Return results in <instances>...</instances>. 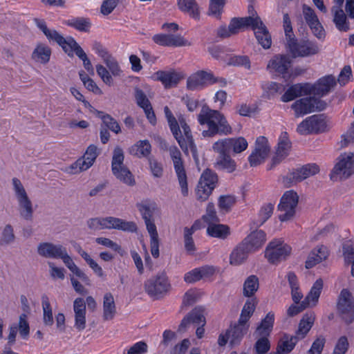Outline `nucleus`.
I'll list each match as a JSON object with an SVG mask.
<instances>
[{
    "label": "nucleus",
    "instance_id": "1",
    "mask_svg": "<svg viewBox=\"0 0 354 354\" xmlns=\"http://www.w3.org/2000/svg\"><path fill=\"white\" fill-rule=\"evenodd\" d=\"M37 27L43 32L50 42H55L60 46L68 56L74 53L82 61L84 68L91 74L94 75V69L90 59L79 44L72 38H64L54 29L48 28L43 20H36Z\"/></svg>",
    "mask_w": 354,
    "mask_h": 354
},
{
    "label": "nucleus",
    "instance_id": "2",
    "mask_svg": "<svg viewBox=\"0 0 354 354\" xmlns=\"http://www.w3.org/2000/svg\"><path fill=\"white\" fill-rule=\"evenodd\" d=\"M164 112L168 122L171 131L183 151L187 153L190 151L193 157H197V149L194 142L189 127L185 119L179 116L178 120L173 115L168 106H165Z\"/></svg>",
    "mask_w": 354,
    "mask_h": 354
},
{
    "label": "nucleus",
    "instance_id": "3",
    "mask_svg": "<svg viewBox=\"0 0 354 354\" xmlns=\"http://www.w3.org/2000/svg\"><path fill=\"white\" fill-rule=\"evenodd\" d=\"M200 124H206L207 129L202 132L204 137H213L217 134L228 135L232 132L231 126L220 112L205 105L197 117Z\"/></svg>",
    "mask_w": 354,
    "mask_h": 354
},
{
    "label": "nucleus",
    "instance_id": "4",
    "mask_svg": "<svg viewBox=\"0 0 354 354\" xmlns=\"http://www.w3.org/2000/svg\"><path fill=\"white\" fill-rule=\"evenodd\" d=\"M37 253L45 258L61 259L68 270L86 283H88V276L81 270L68 255L65 248L51 243H41L37 246Z\"/></svg>",
    "mask_w": 354,
    "mask_h": 354
},
{
    "label": "nucleus",
    "instance_id": "5",
    "mask_svg": "<svg viewBox=\"0 0 354 354\" xmlns=\"http://www.w3.org/2000/svg\"><path fill=\"white\" fill-rule=\"evenodd\" d=\"M216 83L219 84L221 86L227 85L225 79L215 76L211 71L200 70L188 77L186 87L192 91H201Z\"/></svg>",
    "mask_w": 354,
    "mask_h": 354
},
{
    "label": "nucleus",
    "instance_id": "6",
    "mask_svg": "<svg viewBox=\"0 0 354 354\" xmlns=\"http://www.w3.org/2000/svg\"><path fill=\"white\" fill-rule=\"evenodd\" d=\"M124 156L123 150L117 147L114 149L111 161V170L114 176L121 183L128 185H136L134 176L129 169L124 164Z\"/></svg>",
    "mask_w": 354,
    "mask_h": 354
},
{
    "label": "nucleus",
    "instance_id": "7",
    "mask_svg": "<svg viewBox=\"0 0 354 354\" xmlns=\"http://www.w3.org/2000/svg\"><path fill=\"white\" fill-rule=\"evenodd\" d=\"M354 174V152L344 153L339 156L330 174L333 181L346 179Z\"/></svg>",
    "mask_w": 354,
    "mask_h": 354
},
{
    "label": "nucleus",
    "instance_id": "8",
    "mask_svg": "<svg viewBox=\"0 0 354 354\" xmlns=\"http://www.w3.org/2000/svg\"><path fill=\"white\" fill-rule=\"evenodd\" d=\"M299 196L293 190H288L282 195L277 207L278 217L280 221H287L295 218Z\"/></svg>",
    "mask_w": 354,
    "mask_h": 354
},
{
    "label": "nucleus",
    "instance_id": "9",
    "mask_svg": "<svg viewBox=\"0 0 354 354\" xmlns=\"http://www.w3.org/2000/svg\"><path fill=\"white\" fill-rule=\"evenodd\" d=\"M292 248L281 239H273L267 245L264 257L270 263L275 264L285 260L291 254Z\"/></svg>",
    "mask_w": 354,
    "mask_h": 354
},
{
    "label": "nucleus",
    "instance_id": "10",
    "mask_svg": "<svg viewBox=\"0 0 354 354\" xmlns=\"http://www.w3.org/2000/svg\"><path fill=\"white\" fill-rule=\"evenodd\" d=\"M218 176L215 172L207 169L201 174L196 189V198L201 201L208 199L216 187Z\"/></svg>",
    "mask_w": 354,
    "mask_h": 354
},
{
    "label": "nucleus",
    "instance_id": "11",
    "mask_svg": "<svg viewBox=\"0 0 354 354\" xmlns=\"http://www.w3.org/2000/svg\"><path fill=\"white\" fill-rule=\"evenodd\" d=\"M286 46L293 57H304L315 55L319 53L320 48L313 41L303 39L297 41L296 39H291L286 43Z\"/></svg>",
    "mask_w": 354,
    "mask_h": 354
},
{
    "label": "nucleus",
    "instance_id": "12",
    "mask_svg": "<svg viewBox=\"0 0 354 354\" xmlns=\"http://www.w3.org/2000/svg\"><path fill=\"white\" fill-rule=\"evenodd\" d=\"M169 151L170 157L173 161L174 167L180 189V192L183 196H187L189 195L187 177L185 170L184 162L182 159L181 153L176 146L169 147Z\"/></svg>",
    "mask_w": 354,
    "mask_h": 354
},
{
    "label": "nucleus",
    "instance_id": "13",
    "mask_svg": "<svg viewBox=\"0 0 354 354\" xmlns=\"http://www.w3.org/2000/svg\"><path fill=\"white\" fill-rule=\"evenodd\" d=\"M99 153L95 145H89L83 156L67 167L66 171L70 174H76L88 169L95 162Z\"/></svg>",
    "mask_w": 354,
    "mask_h": 354
},
{
    "label": "nucleus",
    "instance_id": "14",
    "mask_svg": "<svg viewBox=\"0 0 354 354\" xmlns=\"http://www.w3.org/2000/svg\"><path fill=\"white\" fill-rule=\"evenodd\" d=\"M326 103L315 97H305L295 101L291 106L296 117L324 110Z\"/></svg>",
    "mask_w": 354,
    "mask_h": 354
},
{
    "label": "nucleus",
    "instance_id": "15",
    "mask_svg": "<svg viewBox=\"0 0 354 354\" xmlns=\"http://www.w3.org/2000/svg\"><path fill=\"white\" fill-rule=\"evenodd\" d=\"M170 288V284L166 274L159 273L151 277L145 283V290L151 297L159 298L166 293Z\"/></svg>",
    "mask_w": 354,
    "mask_h": 354
},
{
    "label": "nucleus",
    "instance_id": "16",
    "mask_svg": "<svg viewBox=\"0 0 354 354\" xmlns=\"http://www.w3.org/2000/svg\"><path fill=\"white\" fill-rule=\"evenodd\" d=\"M271 147L268 139L259 136L255 141L254 148L248 156V162L251 167H256L263 163L268 157Z\"/></svg>",
    "mask_w": 354,
    "mask_h": 354
},
{
    "label": "nucleus",
    "instance_id": "17",
    "mask_svg": "<svg viewBox=\"0 0 354 354\" xmlns=\"http://www.w3.org/2000/svg\"><path fill=\"white\" fill-rule=\"evenodd\" d=\"M327 124L323 115H313L303 120L297 128L301 135L322 132L326 130Z\"/></svg>",
    "mask_w": 354,
    "mask_h": 354
},
{
    "label": "nucleus",
    "instance_id": "18",
    "mask_svg": "<svg viewBox=\"0 0 354 354\" xmlns=\"http://www.w3.org/2000/svg\"><path fill=\"white\" fill-rule=\"evenodd\" d=\"M12 184L19 206L22 209V214L26 219H28L32 213V202L19 179L13 178L12 179Z\"/></svg>",
    "mask_w": 354,
    "mask_h": 354
},
{
    "label": "nucleus",
    "instance_id": "19",
    "mask_svg": "<svg viewBox=\"0 0 354 354\" xmlns=\"http://www.w3.org/2000/svg\"><path fill=\"white\" fill-rule=\"evenodd\" d=\"M337 310L347 324L353 322L354 320V302L351 293L347 289H343L340 292Z\"/></svg>",
    "mask_w": 354,
    "mask_h": 354
},
{
    "label": "nucleus",
    "instance_id": "20",
    "mask_svg": "<svg viewBox=\"0 0 354 354\" xmlns=\"http://www.w3.org/2000/svg\"><path fill=\"white\" fill-rule=\"evenodd\" d=\"M302 12L304 20L310 28L312 33L317 39H324L326 36V32L314 10L306 5H304Z\"/></svg>",
    "mask_w": 354,
    "mask_h": 354
},
{
    "label": "nucleus",
    "instance_id": "21",
    "mask_svg": "<svg viewBox=\"0 0 354 354\" xmlns=\"http://www.w3.org/2000/svg\"><path fill=\"white\" fill-rule=\"evenodd\" d=\"M154 81H160L165 88L176 86L183 78V73L170 69L168 71H158L151 75Z\"/></svg>",
    "mask_w": 354,
    "mask_h": 354
},
{
    "label": "nucleus",
    "instance_id": "22",
    "mask_svg": "<svg viewBox=\"0 0 354 354\" xmlns=\"http://www.w3.org/2000/svg\"><path fill=\"white\" fill-rule=\"evenodd\" d=\"M74 327L78 331L84 330L86 327V306L84 299L76 298L73 301Z\"/></svg>",
    "mask_w": 354,
    "mask_h": 354
},
{
    "label": "nucleus",
    "instance_id": "23",
    "mask_svg": "<svg viewBox=\"0 0 354 354\" xmlns=\"http://www.w3.org/2000/svg\"><path fill=\"white\" fill-rule=\"evenodd\" d=\"M267 240L266 234L262 230L252 231L242 241L246 249L254 253L259 250Z\"/></svg>",
    "mask_w": 354,
    "mask_h": 354
},
{
    "label": "nucleus",
    "instance_id": "24",
    "mask_svg": "<svg viewBox=\"0 0 354 354\" xmlns=\"http://www.w3.org/2000/svg\"><path fill=\"white\" fill-rule=\"evenodd\" d=\"M319 167L316 163H309L292 171L288 178L292 183H297L316 175L319 172Z\"/></svg>",
    "mask_w": 354,
    "mask_h": 354
},
{
    "label": "nucleus",
    "instance_id": "25",
    "mask_svg": "<svg viewBox=\"0 0 354 354\" xmlns=\"http://www.w3.org/2000/svg\"><path fill=\"white\" fill-rule=\"evenodd\" d=\"M291 142L287 132H282L279 136L274 156L272 159L271 167L275 166L286 158L290 151Z\"/></svg>",
    "mask_w": 354,
    "mask_h": 354
},
{
    "label": "nucleus",
    "instance_id": "26",
    "mask_svg": "<svg viewBox=\"0 0 354 354\" xmlns=\"http://www.w3.org/2000/svg\"><path fill=\"white\" fill-rule=\"evenodd\" d=\"M252 28L259 44L265 49L270 48L272 44L271 36L259 17H255Z\"/></svg>",
    "mask_w": 354,
    "mask_h": 354
},
{
    "label": "nucleus",
    "instance_id": "27",
    "mask_svg": "<svg viewBox=\"0 0 354 354\" xmlns=\"http://www.w3.org/2000/svg\"><path fill=\"white\" fill-rule=\"evenodd\" d=\"M153 41L165 46H189L191 43L180 35L158 34L153 37Z\"/></svg>",
    "mask_w": 354,
    "mask_h": 354
},
{
    "label": "nucleus",
    "instance_id": "28",
    "mask_svg": "<svg viewBox=\"0 0 354 354\" xmlns=\"http://www.w3.org/2000/svg\"><path fill=\"white\" fill-rule=\"evenodd\" d=\"M335 79L333 76H326L319 79L315 84H308L310 95L318 96L326 95L335 85Z\"/></svg>",
    "mask_w": 354,
    "mask_h": 354
},
{
    "label": "nucleus",
    "instance_id": "29",
    "mask_svg": "<svg viewBox=\"0 0 354 354\" xmlns=\"http://www.w3.org/2000/svg\"><path fill=\"white\" fill-rule=\"evenodd\" d=\"M291 59L288 55H277L268 62L267 68L270 73L285 74L291 65Z\"/></svg>",
    "mask_w": 354,
    "mask_h": 354
},
{
    "label": "nucleus",
    "instance_id": "30",
    "mask_svg": "<svg viewBox=\"0 0 354 354\" xmlns=\"http://www.w3.org/2000/svg\"><path fill=\"white\" fill-rule=\"evenodd\" d=\"M138 207L145 221H153L160 218V209L154 202L142 201Z\"/></svg>",
    "mask_w": 354,
    "mask_h": 354
},
{
    "label": "nucleus",
    "instance_id": "31",
    "mask_svg": "<svg viewBox=\"0 0 354 354\" xmlns=\"http://www.w3.org/2000/svg\"><path fill=\"white\" fill-rule=\"evenodd\" d=\"M51 54V48L47 44L38 43L32 52L31 59L37 64L45 65L49 62Z\"/></svg>",
    "mask_w": 354,
    "mask_h": 354
},
{
    "label": "nucleus",
    "instance_id": "32",
    "mask_svg": "<svg viewBox=\"0 0 354 354\" xmlns=\"http://www.w3.org/2000/svg\"><path fill=\"white\" fill-rule=\"evenodd\" d=\"M310 86L308 83L297 84L291 86L281 96V101L288 102L293 100L297 97L310 95Z\"/></svg>",
    "mask_w": 354,
    "mask_h": 354
},
{
    "label": "nucleus",
    "instance_id": "33",
    "mask_svg": "<svg viewBox=\"0 0 354 354\" xmlns=\"http://www.w3.org/2000/svg\"><path fill=\"white\" fill-rule=\"evenodd\" d=\"M128 152L138 158H148L151 152V145L148 140H140L131 145Z\"/></svg>",
    "mask_w": 354,
    "mask_h": 354
},
{
    "label": "nucleus",
    "instance_id": "34",
    "mask_svg": "<svg viewBox=\"0 0 354 354\" xmlns=\"http://www.w3.org/2000/svg\"><path fill=\"white\" fill-rule=\"evenodd\" d=\"M328 255L329 251L327 247L323 245H318L310 253L306 262V267L307 268H313L316 264L326 260Z\"/></svg>",
    "mask_w": 354,
    "mask_h": 354
},
{
    "label": "nucleus",
    "instance_id": "35",
    "mask_svg": "<svg viewBox=\"0 0 354 354\" xmlns=\"http://www.w3.org/2000/svg\"><path fill=\"white\" fill-rule=\"evenodd\" d=\"M207 233L209 236L225 239L231 233L230 227L222 223H208Z\"/></svg>",
    "mask_w": 354,
    "mask_h": 354
},
{
    "label": "nucleus",
    "instance_id": "36",
    "mask_svg": "<svg viewBox=\"0 0 354 354\" xmlns=\"http://www.w3.org/2000/svg\"><path fill=\"white\" fill-rule=\"evenodd\" d=\"M214 268L212 266H204L195 268L185 274L184 279L187 283H194L203 277L213 274Z\"/></svg>",
    "mask_w": 354,
    "mask_h": 354
},
{
    "label": "nucleus",
    "instance_id": "37",
    "mask_svg": "<svg viewBox=\"0 0 354 354\" xmlns=\"http://www.w3.org/2000/svg\"><path fill=\"white\" fill-rule=\"evenodd\" d=\"M92 224L93 225H90V227H94L95 230L117 229L130 232H136L137 230L134 223H92Z\"/></svg>",
    "mask_w": 354,
    "mask_h": 354
},
{
    "label": "nucleus",
    "instance_id": "38",
    "mask_svg": "<svg viewBox=\"0 0 354 354\" xmlns=\"http://www.w3.org/2000/svg\"><path fill=\"white\" fill-rule=\"evenodd\" d=\"M333 14V21L335 24L336 28L342 32H346L349 30V23L347 17L342 7L333 6L331 9Z\"/></svg>",
    "mask_w": 354,
    "mask_h": 354
},
{
    "label": "nucleus",
    "instance_id": "39",
    "mask_svg": "<svg viewBox=\"0 0 354 354\" xmlns=\"http://www.w3.org/2000/svg\"><path fill=\"white\" fill-rule=\"evenodd\" d=\"M323 281L318 279L313 283L308 294L303 300L308 307H314L317 305L323 288Z\"/></svg>",
    "mask_w": 354,
    "mask_h": 354
},
{
    "label": "nucleus",
    "instance_id": "40",
    "mask_svg": "<svg viewBox=\"0 0 354 354\" xmlns=\"http://www.w3.org/2000/svg\"><path fill=\"white\" fill-rule=\"evenodd\" d=\"M274 314L269 312L257 326L254 336H269L274 325Z\"/></svg>",
    "mask_w": 354,
    "mask_h": 354
},
{
    "label": "nucleus",
    "instance_id": "41",
    "mask_svg": "<svg viewBox=\"0 0 354 354\" xmlns=\"http://www.w3.org/2000/svg\"><path fill=\"white\" fill-rule=\"evenodd\" d=\"M252 253L249 252L243 243L237 245L231 252L230 256V263L232 266H239L242 264L248 258V254Z\"/></svg>",
    "mask_w": 354,
    "mask_h": 354
},
{
    "label": "nucleus",
    "instance_id": "42",
    "mask_svg": "<svg viewBox=\"0 0 354 354\" xmlns=\"http://www.w3.org/2000/svg\"><path fill=\"white\" fill-rule=\"evenodd\" d=\"M286 278L290 288L291 297L293 302L295 304L301 302L304 295L300 289L297 277L295 273L290 272L287 274Z\"/></svg>",
    "mask_w": 354,
    "mask_h": 354
},
{
    "label": "nucleus",
    "instance_id": "43",
    "mask_svg": "<svg viewBox=\"0 0 354 354\" xmlns=\"http://www.w3.org/2000/svg\"><path fill=\"white\" fill-rule=\"evenodd\" d=\"M214 167L228 173H232L236 169V164L229 155L218 156L214 162Z\"/></svg>",
    "mask_w": 354,
    "mask_h": 354
},
{
    "label": "nucleus",
    "instance_id": "44",
    "mask_svg": "<svg viewBox=\"0 0 354 354\" xmlns=\"http://www.w3.org/2000/svg\"><path fill=\"white\" fill-rule=\"evenodd\" d=\"M116 313V306L113 296L107 292L103 297V317L105 320H111Z\"/></svg>",
    "mask_w": 354,
    "mask_h": 354
},
{
    "label": "nucleus",
    "instance_id": "45",
    "mask_svg": "<svg viewBox=\"0 0 354 354\" xmlns=\"http://www.w3.org/2000/svg\"><path fill=\"white\" fill-rule=\"evenodd\" d=\"M315 319V316L313 313H308L303 316L299 322V328L296 333V335L299 339L304 338L308 333L313 325Z\"/></svg>",
    "mask_w": 354,
    "mask_h": 354
},
{
    "label": "nucleus",
    "instance_id": "46",
    "mask_svg": "<svg viewBox=\"0 0 354 354\" xmlns=\"http://www.w3.org/2000/svg\"><path fill=\"white\" fill-rule=\"evenodd\" d=\"M147 229L150 235L151 253L154 258H158L159 257V241L154 223H147Z\"/></svg>",
    "mask_w": 354,
    "mask_h": 354
},
{
    "label": "nucleus",
    "instance_id": "47",
    "mask_svg": "<svg viewBox=\"0 0 354 354\" xmlns=\"http://www.w3.org/2000/svg\"><path fill=\"white\" fill-rule=\"evenodd\" d=\"M249 325L238 323L232 328L227 330L230 337V344L234 345L240 342L242 337L248 332Z\"/></svg>",
    "mask_w": 354,
    "mask_h": 354
},
{
    "label": "nucleus",
    "instance_id": "48",
    "mask_svg": "<svg viewBox=\"0 0 354 354\" xmlns=\"http://www.w3.org/2000/svg\"><path fill=\"white\" fill-rule=\"evenodd\" d=\"M259 288V278L256 275H250L243 284V295L245 297H251L256 293Z\"/></svg>",
    "mask_w": 354,
    "mask_h": 354
},
{
    "label": "nucleus",
    "instance_id": "49",
    "mask_svg": "<svg viewBox=\"0 0 354 354\" xmlns=\"http://www.w3.org/2000/svg\"><path fill=\"white\" fill-rule=\"evenodd\" d=\"M254 18L253 17H243V18H234L232 19L230 21V31L232 32L233 35L236 34L239 31L244 27L251 26H252Z\"/></svg>",
    "mask_w": 354,
    "mask_h": 354
},
{
    "label": "nucleus",
    "instance_id": "50",
    "mask_svg": "<svg viewBox=\"0 0 354 354\" xmlns=\"http://www.w3.org/2000/svg\"><path fill=\"white\" fill-rule=\"evenodd\" d=\"M41 306L43 311V323L46 326H51L54 322L53 311L49 298L46 295L41 297Z\"/></svg>",
    "mask_w": 354,
    "mask_h": 354
},
{
    "label": "nucleus",
    "instance_id": "51",
    "mask_svg": "<svg viewBox=\"0 0 354 354\" xmlns=\"http://www.w3.org/2000/svg\"><path fill=\"white\" fill-rule=\"evenodd\" d=\"M78 253L97 277L100 278L105 277L106 275L102 268L86 252L80 248Z\"/></svg>",
    "mask_w": 354,
    "mask_h": 354
},
{
    "label": "nucleus",
    "instance_id": "52",
    "mask_svg": "<svg viewBox=\"0 0 354 354\" xmlns=\"http://www.w3.org/2000/svg\"><path fill=\"white\" fill-rule=\"evenodd\" d=\"M178 6L180 10L187 12L194 18H197L199 15L198 5L195 0H177Z\"/></svg>",
    "mask_w": 354,
    "mask_h": 354
},
{
    "label": "nucleus",
    "instance_id": "53",
    "mask_svg": "<svg viewBox=\"0 0 354 354\" xmlns=\"http://www.w3.org/2000/svg\"><path fill=\"white\" fill-rule=\"evenodd\" d=\"M196 225H194L191 228H185L184 231L185 248L189 254H194L196 251V246L192 237V234L198 230Z\"/></svg>",
    "mask_w": 354,
    "mask_h": 354
},
{
    "label": "nucleus",
    "instance_id": "54",
    "mask_svg": "<svg viewBox=\"0 0 354 354\" xmlns=\"http://www.w3.org/2000/svg\"><path fill=\"white\" fill-rule=\"evenodd\" d=\"M298 339L299 338L297 335L291 337L285 335L278 345V353H290L294 348Z\"/></svg>",
    "mask_w": 354,
    "mask_h": 354
},
{
    "label": "nucleus",
    "instance_id": "55",
    "mask_svg": "<svg viewBox=\"0 0 354 354\" xmlns=\"http://www.w3.org/2000/svg\"><path fill=\"white\" fill-rule=\"evenodd\" d=\"M230 149L234 153H241L247 149L248 142L246 139L242 136L236 138H229Z\"/></svg>",
    "mask_w": 354,
    "mask_h": 354
},
{
    "label": "nucleus",
    "instance_id": "56",
    "mask_svg": "<svg viewBox=\"0 0 354 354\" xmlns=\"http://www.w3.org/2000/svg\"><path fill=\"white\" fill-rule=\"evenodd\" d=\"M236 202L235 196L232 195L221 196L218 201L220 211L227 213L235 205Z\"/></svg>",
    "mask_w": 354,
    "mask_h": 354
},
{
    "label": "nucleus",
    "instance_id": "57",
    "mask_svg": "<svg viewBox=\"0 0 354 354\" xmlns=\"http://www.w3.org/2000/svg\"><path fill=\"white\" fill-rule=\"evenodd\" d=\"M212 150L218 156L229 155L231 151L229 138L220 139L215 142L212 145Z\"/></svg>",
    "mask_w": 354,
    "mask_h": 354
},
{
    "label": "nucleus",
    "instance_id": "58",
    "mask_svg": "<svg viewBox=\"0 0 354 354\" xmlns=\"http://www.w3.org/2000/svg\"><path fill=\"white\" fill-rule=\"evenodd\" d=\"M97 115L102 119L104 124L113 132L119 133L121 131L120 127L118 122L111 115L104 114L102 112L97 111Z\"/></svg>",
    "mask_w": 354,
    "mask_h": 354
},
{
    "label": "nucleus",
    "instance_id": "59",
    "mask_svg": "<svg viewBox=\"0 0 354 354\" xmlns=\"http://www.w3.org/2000/svg\"><path fill=\"white\" fill-rule=\"evenodd\" d=\"M261 86L264 92V95L268 97H270L274 95L281 90V85L273 82H263L261 84Z\"/></svg>",
    "mask_w": 354,
    "mask_h": 354
},
{
    "label": "nucleus",
    "instance_id": "60",
    "mask_svg": "<svg viewBox=\"0 0 354 354\" xmlns=\"http://www.w3.org/2000/svg\"><path fill=\"white\" fill-rule=\"evenodd\" d=\"M104 63L113 76L120 77L122 75V70L117 60L112 55L104 60Z\"/></svg>",
    "mask_w": 354,
    "mask_h": 354
},
{
    "label": "nucleus",
    "instance_id": "61",
    "mask_svg": "<svg viewBox=\"0 0 354 354\" xmlns=\"http://www.w3.org/2000/svg\"><path fill=\"white\" fill-rule=\"evenodd\" d=\"M256 339H257L254 348L256 350V352L258 354H264L267 353L270 348V342L268 339V336H254Z\"/></svg>",
    "mask_w": 354,
    "mask_h": 354
},
{
    "label": "nucleus",
    "instance_id": "62",
    "mask_svg": "<svg viewBox=\"0 0 354 354\" xmlns=\"http://www.w3.org/2000/svg\"><path fill=\"white\" fill-rule=\"evenodd\" d=\"M15 240L13 229L10 225H6L1 232L0 245H6L12 243Z\"/></svg>",
    "mask_w": 354,
    "mask_h": 354
},
{
    "label": "nucleus",
    "instance_id": "63",
    "mask_svg": "<svg viewBox=\"0 0 354 354\" xmlns=\"http://www.w3.org/2000/svg\"><path fill=\"white\" fill-rule=\"evenodd\" d=\"M95 68L97 74L101 78L102 81L108 86H112L113 84V75L109 70L102 64H97Z\"/></svg>",
    "mask_w": 354,
    "mask_h": 354
},
{
    "label": "nucleus",
    "instance_id": "64",
    "mask_svg": "<svg viewBox=\"0 0 354 354\" xmlns=\"http://www.w3.org/2000/svg\"><path fill=\"white\" fill-rule=\"evenodd\" d=\"M19 334L24 339H27L30 333V327L28 322V316L25 313L20 315L17 326Z\"/></svg>",
    "mask_w": 354,
    "mask_h": 354
}]
</instances>
